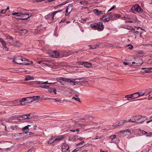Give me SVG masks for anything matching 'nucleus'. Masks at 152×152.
Returning <instances> with one entry per match:
<instances>
[{
    "label": "nucleus",
    "mask_w": 152,
    "mask_h": 152,
    "mask_svg": "<svg viewBox=\"0 0 152 152\" xmlns=\"http://www.w3.org/2000/svg\"><path fill=\"white\" fill-rule=\"evenodd\" d=\"M125 97L126 98L127 100H130L133 99L132 94L126 95Z\"/></svg>",
    "instance_id": "obj_28"
},
{
    "label": "nucleus",
    "mask_w": 152,
    "mask_h": 152,
    "mask_svg": "<svg viewBox=\"0 0 152 152\" xmlns=\"http://www.w3.org/2000/svg\"><path fill=\"white\" fill-rule=\"evenodd\" d=\"M23 15H25V16H27V17L26 18H20L19 19L20 20H26L28 18L31 17L32 16V14H28V13H25L23 14Z\"/></svg>",
    "instance_id": "obj_22"
},
{
    "label": "nucleus",
    "mask_w": 152,
    "mask_h": 152,
    "mask_svg": "<svg viewBox=\"0 0 152 152\" xmlns=\"http://www.w3.org/2000/svg\"><path fill=\"white\" fill-rule=\"evenodd\" d=\"M138 93L136 92L132 94L133 99H134L137 98L139 97V95L138 94Z\"/></svg>",
    "instance_id": "obj_31"
},
{
    "label": "nucleus",
    "mask_w": 152,
    "mask_h": 152,
    "mask_svg": "<svg viewBox=\"0 0 152 152\" xmlns=\"http://www.w3.org/2000/svg\"><path fill=\"white\" fill-rule=\"evenodd\" d=\"M102 137L101 136L99 137L98 136H96L95 138H94V140L97 139H102Z\"/></svg>",
    "instance_id": "obj_63"
},
{
    "label": "nucleus",
    "mask_w": 152,
    "mask_h": 152,
    "mask_svg": "<svg viewBox=\"0 0 152 152\" xmlns=\"http://www.w3.org/2000/svg\"><path fill=\"white\" fill-rule=\"evenodd\" d=\"M28 61V59L23 58L20 56L15 57L13 58V62L15 64H24L25 61Z\"/></svg>",
    "instance_id": "obj_2"
},
{
    "label": "nucleus",
    "mask_w": 152,
    "mask_h": 152,
    "mask_svg": "<svg viewBox=\"0 0 152 152\" xmlns=\"http://www.w3.org/2000/svg\"><path fill=\"white\" fill-rule=\"evenodd\" d=\"M127 47H129V48L130 50H132L133 48V46L129 44L128 45Z\"/></svg>",
    "instance_id": "obj_53"
},
{
    "label": "nucleus",
    "mask_w": 152,
    "mask_h": 152,
    "mask_svg": "<svg viewBox=\"0 0 152 152\" xmlns=\"http://www.w3.org/2000/svg\"><path fill=\"white\" fill-rule=\"evenodd\" d=\"M12 15H15L16 17H19L21 15H23V14L21 12H15L11 14Z\"/></svg>",
    "instance_id": "obj_24"
},
{
    "label": "nucleus",
    "mask_w": 152,
    "mask_h": 152,
    "mask_svg": "<svg viewBox=\"0 0 152 152\" xmlns=\"http://www.w3.org/2000/svg\"><path fill=\"white\" fill-rule=\"evenodd\" d=\"M131 121L133 122H136L137 123H140L141 122H139L138 121H137V119H136L135 118H134V116L132 117L131 119L127 121Z\"/></svg>",
    "instance_id": "obj_21"
},
{
    "label": "nucleus",
    "mask_w": 152,
    "mask_h": 152,
    "mask_svg": "<svg viewBox=\"0 0 152 152\" xmlns=\"http://www.w3.org/2000/svg\"><path fill=\"white\" fill-rule=\"evenodd\" d=\"M19 101L21 102H24L26 103H28L33 102V100L32 99V97H30L22 98Z\"/></svg>",
    "instance_id": "obj_6"
},
{
    "label": "nucleus",
    "mask_w": 152,
    "mask_h": 152,
    "mask_svg": "<svg viewBox=\"0 0 152 152\" xmlns=\"http://www.w3.org/2000/svg\"><path fill=\"white\" fill-rule=\"evenodd\" d=\"M116 136L115 135L110 136V139H111V141L110 142L111 143H116L119 141V140L118 139H116Z\"/></svg>",
    "instance_id": "obj_10"
},
{
    "label": "nucleus",
    "mask_w": 152,
    "mask_h": 152,
    "mask_svg": "<svg viewBox=\"0 0 152 152\" xmlns=\"http://www.w3.org/2000/svg\"><path fill=\"white\" fill-rule=\"evenodd\" d=\"M90 27L91 28H93L97 30V23L91 24L90 25Z\"/></svg>",
    "instance_id": "obj_27"
},
{
    "label": "nucleus",
    "mask_w": 152,
    "mask_h": 152,
    "mask_svg": "<svg viewBox=\"0 0 152 152\" xmlns=\"http://www.w3.org/2000/svg\"><path fill=\"white\" fill-rule=\"evenodd\" d=\"M128 122V121H126V120H124V121H119L118 124H116L115 125L113 124V126L114 127H116L117 126H119L123 125V124H124V123L125 122Z\"/></svg>",
    "instance_id": "obj_18"
},
{
    "label": "nucleus",
    "mask_w": 152,
    "mask_h": 152,
    "mask_svg": "<svg viewBox=\"0 0 152 152\" xmlns=\"http://www.w3.org/2000/svg\"><path fill=\"white\" fill-rule=\"evenodd\" d=\"M45 61L47 63V64H45L47 66L48 64L49 65V64H51L52 62H53L52 61L49 60H46Z\"/></svg>",
    "instance_id": "obj_44"
},
{
    "label": "nucleus",
    "mask_w": 152,
    "mask_h": 152,
    "mask_svg": "<svg viewBox=\"0 0 152 152\" xmlns=\"http://www.w3.org/2000/svg\"><path fill=\"white\" fill-rule=\"evenodd\" d=\"M131 10L133 13H135L137 12L139 14L142 13L143 11L140 6L137 4H135L132 6Z\"/></svg>",
    "instance_id": "obj_3"
},
{
    "label": "nucleus",
    "mask_w": 152,
    "mask_h": 152,
    "mask_svg": "<svg viewBox=\"0 0 152 152\" xmlns=\"http://www.w3.org/2000/svg\"><path fill=\"white\" fill-rule=\"evenodd\" d=\"M121 135L123 137H128L131 135V131L128 129H126L121 131Z\"/></svg>",
    "instance_id": "obj_5"
},
{
    "label": "nucleus",
    "mask_w": 152,
    "mask_h": 152,
    "mask_svg": "<svg viewBox=\"0 0 152 152\" xmlns=\"http://www.w3.org/2000/svg\"><path fill=\"white\" fill-rule=\"evenodd\" d=\"M23 44L22 43H20L18 41H13L12 44L11 45H13L15 47H20Z\"/></svg>",
    "instance_id": "obj_12"
},
{
    "label": "nucleus",
    "mask_w": 152,
    "mask_h": 152,
    "mask_svg": "<svg viewBox=\"0 0 152 152\" xmlns=\"http://www.w3.org/2000/svg\"><path fill=\"white\" fill-rule=\"evenodd\" d=\"M73 126L75 128H80L84 126V125L81 124L80 123L79 121L76 122L74 124Z\"/></svg>",
    "instance_id": "obj_14"
},
{
    "label": "nucleus",
    "mask_w": 152,
    "mask_h": 152,
    "mask_svg": "<svg viewBox=\"0 0 152 152\" xmlns=\"http://www.w3.org/2000/svg\"><path fill=\"white\" fill-rule=\"evenodd\" d=\"M141 45L144 46L145 48L146 49H148L150 50H152V44H142Z\"/></svg>",
    "instance_id": "obj_19"
},
{
    "label": "nucleus",
    "mask_w": 152,
    "mask_h": 152,
    "mask_svg": "<svg viewBox=\"0 0 152 152\" xmlns=\"http://www.w3.org/2000/svg\"><path fill=\"white\" fill-rule=\"evenodd\" d=\"M34 78L33 77L27 75L25 76L24 80L25 81H28L30 80H33L34 79Z\"/></svg>",
    "instance_id": "obj_20"
},
{
    "label": "nucleus",
    "mask_w": 152,
    "mask_h": 152,
    "mask_svg": "<svg viewBox=\"0 0 152 152\" xmlns=\"http://www.w3.org/2000/svg\"><path fill=\"white\" fill-rule=\"evenodd\" d=\"M80 3L81 4L86 5L88 4V2L86 1H80Z\"/></svg>",
    "instance_id": "obj_39"
},
{
    "label": "nucleus",
    "mask_w": 152,
    "mask_h": 152,
    "mask_svg": "<svg viewBox=\"0 0 152 152\" xmlns=\"http://www.w3.org/2000/svg\"><path fill=\"white\" fill-rule=\"evenodd\" d=\"M27 134V135H34V134L32 132H25Z\"/></svg>",
    "instance_id": "obj_47"
},
{
    "label": "nucleus",
    "mask_w": 152,
    "mask_h": 152,
    "mask_svg": "<svg viewBox=\"0 0 152 152\" xmlns=\"http://www.w3.org/2000/svg\"><path fill=\"white\" fill-rule=\"evenodd\" d=\"M68 3V2L67 1H66L64 2H63L62 3L57 5L56 7H55V8H56L58 7H59L61 6H62L66 4L67 3Z\"/></svg>",
    "instance_id": "obj_37"
},
{
    "label": "nucleus",
    "mask_w": 152,
    "mask_h": 152,
    "mask_svg": "<svg viewBox=\"0 0 152 152\" xmlns=\"http://www.w3.org/2000/svg\"><path fill=\"white\" fill-rule=\"evenodd\" d=\"M31 97H32V99H33V101L36 100L38 99H39L40 98V96H33Z\"/></svg>",
    "instance_id": "obj_38"
},
{
    "label": "nucleus",
    "mask_w": 152,
    "mask_h": 152,
    "mask_svg": "<svg viewBox=\"0 0 152 152\" xmlns=\"http://www.w3.org/2000/svg\"><path fill=\"white\" fill-rule=\"evenodd\" d=\"M140 131L143 134L146 135L147 136H150V135L151 134H152V132L148 133L147 132H146L145 131L142 130L140 129Z\"/></svg>",
    "instance_id": "obj_23"
},
{
    "label": "nucleus",
    "mask_w": 152,
    "mask_h": 152,
    "mask_svg": "<svg viewBox=\"0 0 152 152\" xmlns=\"http://www.w3.org/2000/svg\"><path fill=\"white\" fill-rule=\"evenodd\" d=\"M109 15L108 17L106 18L104 17V19H103V21L104 22H107L109 21L110 20V17L111 16V15H110V17Z\"/></svg>",
    "instance_id": "obj_36"
},
{
    "label": "nucleus",
    "mask_w": 152,
    "mask_h": 152,
    "mask_svg": "<svg viewBox=\"0 0 152 152\" xmlns=\"http://www.w3.org/2000/svg\"><path fill=\"white\" fill-rule=\"evenodd\" d=\"M31 125H28V126H25L24 128H23L22 129V130L23 132L25 131V130H27V131L29 130V129L28 128L29 127H30Z\"/></svg>",
    "instance_id": "obj_35"
},
{
    "label": "nucleus",
    "mask_w": 152,
    "mask_h": 152,
    "mask_svg": "<svg viewBox=\"0 0 152 152\" xmlns=\"http://www.w3.org/2000/svg\"><path fill=\"white\" fill-rule=\"evenodd\" d=\"M93 12L94 14L98 16L103 14V12H104V11H102L99 10L97 9H95L94 10Z\"/></svg>",
    "instance_id": "obj_13"
},
{
    "label": "nucleus",
    "mask_w": 152,
    "mask_h": 152,
    "mask_svg": "<svg viewBox=\"0 0 152 152\" xmlns=\"http://www.w3.org/2000/svg\"><path fill=\"white\" fill-rule=\"evenodd\" d=\"M115 6H113L108 11V12H109L111 10H113V9H114L115 8Z\"/></svg>",
    "instance_id": "obj_62"
},
{
    "label": "nucleus",
    "mask_w": 152,
    "mask_h": 152,
    "mask_svg": "<svg viewBox=\"0 0 152 152\" xmlns=\"http://www.w3.org/2000/svg\"><path fill=\"white\" fill-rule=\"evenodd\" d=\"M7 12L6 10L5 9L4 10H1V12H0L1 13H2V14H5L6 12Z\"/></svg>",
    "instance_id": "obj_55"
},
{
    "label": "nucleus",
    "mask_w": 152,
    "mask_h": 152,
    "mask_svg": "<svg viewBox=\"0 0 152 152\" xmlns=\"http://www.w3.org/2000/svg\"><path fill=\"white\" fill-rule=\"evenodd\" d=\"M52 99L55 102H67L66 100H61V99L57 98H48L47 99Z\"/></svg>",
    "instance_id": "obj_17"
},
{
    "label": "nucleus",
    "mask_w": 152,
    "mask_h": 152,
    "mask_svg": "<svg viewBox=\"0 0 152 152\" xmlns=\"http://www.w3.org/2000/svg\"><path fill=\"white\" fill-rule=\"evenodd\" d=\"M84 141H81L79 143L77 144H76V145L77 146H78L82 144H83L84 143Z\"/></svg>",
    "instance_id": "obj_60"
},
{
    "label": "nucleus",
    "mask_w": 152,
    "mask_h": 152,
    "mask_svg": "<svg viewBox=\"0 0 152 152\" xmlns=\"http://www.w3.org/2000/svg\"><path fill=\"white\" fill-rule=\"evenodd\" d=\"M79 129H77L75 130H70V132H77V133H78L79 131Z\"/></svg>",
    "instance_id": "obj_49"
},
{
    "label": "nucleus",
    "mask_w": 152,
    "mask_h": 152,
    "mask_svg": "<svg viewBox=\"0 0 152 152\" xmlns=\"http://www.w3.org/2000/svg\"><path fill=\"white\" fill-rule=\"evenodd\" d=\"M132 30H131V31H132L134 33H139V32H140V31H135V29L134 28H133L132 27Z\"/></svg>",
    "instance_id": "obj_54"
},
{
    "label": "nucleus",
    "mask_w": 152,
    "mask_h": 152,
    "mask_svg": "<svg viewBox=\"0 0 152 152\" xmlns=\"http://www.w3.org/2000/svg\"><path fill=\"white\" fill-rule=\"evenodd\" d=\"M141 69L142 70H145L144 72L145 73H151V71L150 70V67L142 68Z\"/></svg>",
    "instance_id": "obj_25"
},
{
    "label": "nucleus",
    "mask_w": 152,
    "mask_h": 152,
    "mask_svg": "<svg viewBox=\"0 0 152 152\" xmlns=\"http://www.w3.org/2000/svg\"><path fill=\"white\" fill-rule=\"evenodd\" d=\"M18 32L20 33H21L22 34H26L28 31L26 29H18Z\"/></svg>",
    "instance_id": "obj_26"
},
{
    "label": "nucleus",
    "mask_w": 152,
    "mask_h": 152,
    "mask_svg": "<svg viewBox=\"0 0 152 152\" xmlns=\"http://www.w3.org/2000/svg\"><path fill=\"white\" fill-rule=\"evenodd\" d=\"M134 118H135L136 119H137V120H140L142 119V116L140 115H137L135 116Z\"/></svg>",
    "instance_id": "obj_40"
},
{
    "label": "nucleus",
    "mask_w": 152,
    "mask_h": 152,
    "mask_svg": "<svg viewBox=\"0 0 152 152\" xmlns=\"http://www.w3.org/2000/svg\"><path fill=\"white\" fill-rule=\"evenodd\" d=\"M149 149L148 148L145 149L144 150H143L142 152H149Z\"/></svg>",
    "instance_id": "obj_59"
},
{
    "label": "nucleus",
    "mask_w": 152,
    "mask_h": 152,
    "mask_svg": "<svg viewBox=\"0 0 152 152\" xmlns=\"http://www.w3.org/2000/svg\"><path fill=\"white\" fill-rule=\"evenodd\" d=\"M59 53L58 52L54 50L52 53V56L53 58H57L59 56Z\"/></svg>",
    "instance_id": "obj_16"
},
{
    "label": "nucleus",
    "mask_w": 152,
    "mask_h": 152,
    "mask_svg": "<svg viewBox=\"0 0 152 152\" xmlns=\"http://www.w3.org/2000/svg\"><path fill=\"white\" fill-rule=\"evenodd\" d=\"M69 54L68 55H65L64 56H65V57L68 56H69L70 55L72 54L73 53V52H71V51L69 52Z\"/></svg>",
    "instance_id": "obj_61"
},
{
    "label": "nucleus",
    "mask_w": 152,
    "mask_h": 152,
    "mask_svg": "<svg viewBox=\"0 0 152 152\" xmlns=\"http://www.w3.org/2000/svg\"><path fill=\"white\" fill-rule=\"evenodd\" d=\"M44 61H39L38 62V63L39 64H40L41 65H43V64H45L43 63V62H44Z\"/></svg>",
    "instance_id": "obj_57"
},
{
    "label": "nucleus",
    "mask_w": 152,
    "mask_h": 152,
    "mask_svg": "<svg viewBox=\"0 0 152 152\" xmlns=\"http://www.w3.org/2000/svg\"><path fill=\"white\" fill-rule=\"evenodd\" d=\"M30 116V114H27L26 115H21V116L22 117V118H23V120L27 119V118H30L28 117Z\"/></svg>",
    "instance_id": "obj_33"
},
{
    "label": "nucleus",
    "mask_w": 152,
    "mask_h": 152,
    "mask_svg": "<svg viewBox=\"0 0 152 152\" xmlns=\"http://www.w3.org/2000/svg\"><path fill=\"white\" fill-rule=\"evenodd\" d=\"M37 84L42 85V81H37Z\"/></svg>",
    "instance_id": "obj_64"
},
{
    "label": "nucleus",
    "mask_w": 152,
    "mask_h": 152,
    "mask_svg": "<svg viewBox=\"0 0 152 152\" xmlns=\"http://www.w3.org/2000/svg\"><path fill=\"white\" fill-rule=\"evenodd\" d=\"M72 10V5L69 4L67 7L66 10L65 15L67 16L69 14Z\"/></svg>",
    "instance_id": "obj_9"
},
{
    "label": "nucleus",
    "mask_w": 152,
    "mask_h": 152,
    "mask_svg": "<svg viewBox=\"0 0 152 152\" xmlns=\"http://www.w3.org/2000/svg\"><path fill=\"white\" fill-rule=\"evenodd\" d=\"M137 93H138V94L139 95V96H142L143 95L145 94V92L143 93L142 92H137Z\"/></svg>",
    "instance_id": "obj_51"
},
{
    "label": "nucleus",
    "mask_w": 152,
    "mask_h": 152,
    "mask_svg": "<svg viewBox=\"0 0 152 152\" xmlns=\"http://www.w3.org/2000/svg\"><path fill=\"white\" fill-rule=\"evenodd\" d=\"M0 42H1L2 45L3 47L6 46V42L4 41L1 38H0Z\"/></svg>",
    "instance_id": "obj_32"
},
{
    "label": "nucleus",
    "mask_w": 152,
    "mask_h": 152,
    "mask_svg": "<svg viewBox=\"0 0 152 152\" xmlns=\"http://www.w3.org/2000/svg\"><path fill=\"white\" fill-rule=\"evenodd\" d=\"M77 63L78 65H83L86 67L90 68L91 66V64L87 62H78Z\"/></svg>",
    "instance_id": "obj_8"
},
{
    "label": "nucleus",
    "mask_w": 152,
    "mask_h": 152,
    "mask_svg": "<svg viewBox=\"0 0 152 152\" xmlns=\"http://www.w3.org/2000/svg\"><path fill=\"white\" fill-rule=\"evenodd\" d=\"M122 28L126 29L129 30H132V27L130 26H126L124 27H122Z\"/></svg>",
    "instance_id": "obj_41"
},
{
    "label": "nucleus",
    "mask_w": 152,
    "mask_h": 152,
    "mask_svg": "<svg viewBox=\"0 0 152 152\" xmlns=\"http://www.w3.org/2000/svg\"><path fill=\"white\" fill-rule=\"evenodd\" d=\"M25 63L26 64H24V65H29L33 64V62L32 61H28H28H25Z\"/></svg>",
    "instance_id": "obj_43"
},
{
    "label": "nucleus",
    "mask_w": 152,
    "mask_h": 152,
    "mask_svg": "<svg viewBox=\"0 0 152 152\" xmlns=\"http://www.w3.org/2000/svg\"><path fill=\"white\" fill-rule=\"evenodd\" d=\"M137 19V18L134 17H132L130 18L129 20L126 21V22L127 23H132L135 22Z\"/></svg>",
    "instance_id": "obj_15"
},
{
    "label": "nucleus",
    "mask_w": 152,
    "mask_h": 152,
    "mask_svg": "<svg viewBox=\"0 0 152 152\" xmlns=\"http://www.w3.org/2000/svg\"><path fill=\"white\" fill-rule=\"evenodd\" d=\"M56 80L57 82H59L62 85H64L65 82L69 83L72 85H75V79H74L60 77L57 78Z\"/></svg>",
    "instance_id": "obj_1"
},
{
    "label": "nucleus",
    "mask_w": 152,
    "mask_h": 152,
    "mask_svg": "<svg viewBox=\"0 0 152 152\" xmlns=\"http://www.w3.org/2000/svg\"><path fill=\"white\" fill-rule=\"evenodd\" d=\"M3 50L6 51H8V48L5 46L3 47Z\"/></svg>",
    "instance_id": "obj_56"
},
{
    "label": "nucleus",
    "mask_w": 152,
    "mask_h": 152,
    "mask_svg": "<svg viewBox=\"0 0 152 152\" xmlns=\"http://www.w3.org/2000/svg\"><path fill=\"white\" fill-rule=\"evenodd\" d=\"M62 152H69V146L66 143H64L62 145Z\"/></svg>",
    "instance_id": "obj_7"
},
{
    "label": "nucleus",
    "mask_w": 152,
    "mask_h": 152,
    "mask_svg": "<svg viewBox=\"0 0 152 152\" xmlns=\"http://www.w3.org/2000/svg\"><path fill=\"white\" fill-rule=\"evenodd\" d=\"M82 78H80V79H75V85L77 84L79 82V80H80V79H81Z\"/></svg>",
    "instance_id": "obj_52"
},
{
    "label": "nucleus",
    "mask_w": 152,
    "mask_h": 152,
    "mask_svg": "<svg viewBox=\"0 0 152 152\" xmlns=\"http://www.w3.org/2000/svg\"><path fill=\"white\" fill-rule=\"evenodd\" d=\"M75 96L76 97H73L72 98V99H74L75 100L77 101L78 102H80V99L79 98H78V97L77 95H75Z\"/></svg>",
    "instance_id": "obj_42"
},
{
    "label": "nucleus",
    "mask_w": 152,
    "mask_h": 152,
    "mask_svg": "<svg viewBox=\"0 0 152 152\" xmlns=\"http://www.w3.org/2000/svg\"><path fill=\"white\" fill-rule=\"evenodd\" d=\"M56 141L55 137L51 138L50 140L48 141V143L49 144H51L54 142Z\"/></svg>",
    "instance_id": "obj_34"
},
{
    "label": "nucleus",
    "mask_w": 152,
    "mask_h": 152,
    "mask_svg": "<svg viewBox=\"0 0 152 152\" xmlns=\"http://www.w3.org/2000/svg\"><path fill=\"white\" fill-rule=\"evenodd\" d=\"M97 30L99 31L102 30L104 28L103 23L102 22L97 23Z\"/></svg>",
    "instance_id": "obj_11"
},
{
    "label": "nucleus",
    "mask_w": 152,
    "mask_h": 152,
    "mask_svg": "<svg viewBox=\"0 0 152 152\" xmlns=\"http://www.w3.org/2000/svg\"><path fill=\"white\" fill-rule=\"evenodd\" d=\"M64 136L63 135H60L57 136L56 138H55L56 140H59L63 138Z\"/></svg>",
    "instance_id": "obj_29"
},
{
    "label": "nucleus",
    "mask_w": 152,
    "mask_h": 152,
    "mask_svg": "<svg viewBox=\"0 0 152 152\" xmlns=\"http://www.w3.org/2000/svg\"><path fill=\"white\" fill-rule=\"evenodd\" d=\"M114 18H112V19L116 20L119 18L120 17V15L119 14H115L113 15Z\"/></svg>",
    "instance_id": "obj_30"
},
{
    "label": "nucleus",
    "mask_w": 152,
    "mask_h": 152,
    "mask_svg": "<svg viewBox=\"0 0 152 152\" xmlns=\"http://www.w3.org/2000/svg\"><path fill=\"white\" fill-rule=\"evenodd\" d=\"M63 10H59L55 11L52 14H49L48 15L45 16L46 18L48 21V22L50 23L53 21L54 15L56 14L61 12Z\"/></svg>",
    "instance_id": "obj_4"
},
{
    "label": "nucleus",
    "mask_w": 152,
    "mask_h": 152,
    "mask_svg": "<svg viewBox=\"0 0 152 152\" xmlns=\"http://www.w3.org/2000/svg\"><path fill=\"white\" fill-rule=\"evenodd\" d=\"M89 47H90V49H95L97 48V47H98V45H89Z\"/></svg>",
    "instance_id": "obj_45"
},
{
    "label": "nucleus",
    "mask_w": 152,
    "mask_h": 152,
    "mask_svg": "<svg viewBox=\"0 0 152 152\" xmlns=\"http://www.w3.org/2000/svg\"><path fill=\"white\" fill-rule=\"evenodd\" d=\"M147 119V118L146 117H142V119L140 120V121L139 122H141L140 123L143 122L145 121Z\"/></svg>",
    "instance_id": "obj_46"
},
{
    "label": "nucleus",
    "mask_w": 152,
    "mask_h": 152,
    "mask_svg": "<svg viewBox=\"0 0 152 152\" xmlns=\"http://www.w3.org/2000/svg\"><path fill=\"white\" fill-rule=\"evenodd\" d=\"M16 101H13L12 102H9V104H10L9 105L12 106V105L15 104L16 103Z\"/></svg>",
    "instance_id": "obj_50"
},
{
    "label": "nucleus",
    "mask_w": 152,
    "mask_h": 152,
    "mask_svg": "<svg viewBox=\"0 0 152 152\" xmlns=\"http://www.w3.org/2000/svg\"><path fill=\"white\" fill-rule=\"evenodd\" d=\"M6 39H13V38L11 36H10L8 35L6 36Z\"/></svg>",
    "instance_id": "obj_48"
},
{
    "label": "nucleus",
    "mask_w": 152,
    "mask_h": 152,
    "mask_svg": "<svg viewBox=\"0 0 152 152\" xmlns=\"http://www.w3.org/2000/svg\"><path fill=\"white\" fill-rule=\"evenodd\" d=\"M83 146H82L81 147H80L79 148H76V149H75L74 150L72 151V152H76L77 151H78L79 149L83 147Z\"/></svg>",
    "instance_id": "obj_58"
}]
</instances>
